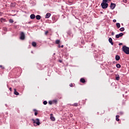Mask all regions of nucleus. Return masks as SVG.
I'll list each match as a JSON object with an SVG mask.
<instances>
[{"label": "nucleus", "instance_id": "nucleus-1", "mask_svg": "<svg viewBox=\"0 0 129 129\" xmlns=\"http://www.w3.org/2000/svg\"><path fill=\"white\" fill-rule=\"evenodd\" d=\"M31 120L33 121L34 126H37V125H40V124H41L39 118H36L35 120L34 119H32Z\"/></svg>", "mask_w": 129, "mask_h": 129}, {"label": "nucleus", "instance_id": "nucleus-2", "mask_svg": "<svg viewBox=\"0 0 129 129\" xmlns=\"http://www.w3.org/2000/svg\"><path fill=\"white\" fill-rule=\"evenodd\" d=\"M122 51L124 53L127 54H129V47H127L125 45L123 46Z\"/></svg>", "mask_w": 129, "mask_h": 129}, {"label": "nucleus", "instance_id": "nucleus-3", "mask_svg": "<svg viewBox=\"0 0 129 129\" xmlns=\"http://www.w3.org/2000/svg\"><path fill=\"white\" fill-rule=\"evenodd\" d=\"M101 6L102 9H107V8H108V4L107 3H102Z\"/></svg>", "mask_w": 129, "mask_h": 129}, {"label": "nucleus", "instance_id": "nucleus-4", "mask_svg": "<svg viewBox=\"0 0 129 129\" xmlns=\"http://www.w3.org/2000/svg\"><path fill=\"white\" fill-rule=\"evenodd\" d=\"M20 39V40H24L25 39V33L23 32H21Z\"/></svg>", "mask_w": 129, "mask_h": 129}, {"label": "nucleus", "instance_id": "nucleus-5", "mask_svg": "<svg viewBox=\"0 0 129 129\" xmlns=\"http://www.w3.org/2000/svg\"><path fill=\"white\" fill-rule=\"evenodd\" d=\"M115 4L114 3H111L110 5V9L111 10H114V8H115Z\"/></svg>", "mask_w": 129, "mask_h": 129}, {"label": "nucleus", "instance_id": "nucleus-6", "mask_svg": "<svg viewBox=\"0 0 129 129\" xmlns=\"http://www.w3.org/2000/svg\"><path fill=\"white\" fill-rule=\"evenodd\" d=\"M122 36H123V33H120L119 34L116 35V38L117 39H118V38H119L120 37H122Z\"/></svg>", "mask_w": 129, "mask_h": 129}, {"label": "nucleus", "instance_id": "nucleus-7", "mask_svg": "<svg viewBox=\"0 0 129 129\" xmlns=\"http://www.w3.org/2000/svg\"><path fill=\"white\" fill-rule=\"evenodd\" d=\"M49 17H51V14L49 13H48L45 15V19H49Z\"/></svg>", "mask_w": 129, "mask_h": 129}, {"label": "nucleus", "instance_id": "nucleus-8", "mask_svg": "<svg viewBox=\"0 0 129 129\" xmlns=\"http://www.w3.org/2000/svg\"><path fill=\"white\" fill-rule=\"evenodd\" d=\"M50 119L52 121H55V117H53V114H50Z\"/></svg>", "mask_w": 129, "mask_h": 129}, {"label": "nucleus", "instance_id": "nucleus-9", "mask_svg": "<svg viewBox=\"0 0 129 129\" xmlns=\"http://www.w3.org/2000/svg\"><path fill=\"white\" fill-rule=\"evenodd\" d=\"M108 40H109V43H110L111 45H113V42H112V38L110 37L109 38Z\"/></svg>", "mask_w": 129, "mask_h": 129}, {"label": "nucleus", "instance_id": "nucleus-10", "mask_svg": "<svg viewBox=\"0 0 129 129\" xmlns=\"http://www.w3.org/2000/svg\"><path fill=\"white\" fill-rule=\"evenodd\" d=\"M35 14H31L30 15V19H31L32 20H34V19H35Z\"/></svg>", "mask_w": 129, "mask_h": 129}, {"label": "nucleus", "instance_id": "nucleus-11", "mask_svg": "<svg viewBox=\"0 0 129 129\" xmlns=\"http://www.w3.org/2000/svg\"><path fill=\"white\" fill-rule=\"evenodd\" d=\"M14 94H15V95H19L20 94V93L17 91L16 89H14Z\"/></svg>", "mask_w": 129, "mask_h": 129}, {"label": "nucleus", "instance_id": "nucleus-12", "mask_svg": "<svg viewBox=\"0 0 129 129\" xmlns=\"http://www.w3.org/2000/svg\"><path fill=\"white\" fill-rule=\"evenodd\" d=\"M119 59H120V57L119 56V55H116L115 59L116 60V61H119Z\"/></svg>", "mask_w": 129, "mask_h": 129}, {"label": "nucleus", "instance_id": "nucleus-13", "mask_svg": "<svg viewBox=\"0 0 129 129\" xmlns=\"http://www.w3.org/2000/svg\"><path fill=\"white\" fill-rule=\"evenodd\" d=\"M80 82L82 83H85V79H84V78H81L80 79Z\"/></svg>", "mask_w": 129, "mask_h": 129}, {"label": "nucleus", "instance_id": "nucleus-14", "mask_svg": "<svg viewBox=\"0 0 129 129\" xmlns=\"http://www.w3.org/2000/svg\"><path fill=\"white\" fill-rule=\"evenodd\" d=\"M32 45L33 46V47H36L37 43L35 42H32Z\"/></svg>", "mask_w": 129, "mask_h": 129}, {"label": "nucleus", "instance_id": "nucleus-15", "mask_svg": "<svg viewBox=\"0 0 129 129\" xmlns=\"http://www.w3.org/2000/svg\"><path fill=\"white\" fill-rule=\"evenodd\" d=\"M36 20H41V16L40 15H37L36 16Z\"/></svg>", "mask_w": 129, "mask_h": 129}, {"label": "nucleus", "instance_id": "nucleus-16", "mask_svg": "<svg viewBox=\"0 0 129 129\" xmlns=\"http://www.w3.org/2000/svg\"><path fill=\"white\" fill-rule=\"evenodd\" d=\"M119 115H116V120L117 121H119Z\"/></svg>", "mask_w": 129, "mask_h": 129}, {"label": "nucleus", "instance_id": "nucleus-17", "mask_svg": "<svg viewBox=\"0 0 129 129\" xmlns=\"http://www.w3.org/2000/svg\"><path fill=\"white\" fill-rule=\"evenodd\" d=\"M71 105V106H76V107H77V106H78V103H74V104H72V105Z\"/></svg>", "mask_w": 129, "mask_h": 129}, {"label": "nucleus", "instance_id": "nucleus-18", "mask_svg": "<svg viewBox=\"0 0 129 129\" xmlns=\"http://www.w3.org/2000/svg\"><path fill=\"white\" fill-rule=\"evenodd\" d=\"M116 27L118 28V29H119L120 28V24L117 23L116 24Z\"/></svg>", "mask_w": 129, "mask_h": 129}, {"label": "nucleus", "instance_id": "nucleus-19", "mask_svg": "<svg viewBox=\"0 0 129 129\" xmlns=\"http://www.w3.org/2000/svg\"><path fill=\"white\" fill-rule=\"evenodd\" d=\"M116 80H117L118 81V80H119L120 78H119V75H116V77H115Z\"/></svg>", "mask_w": 129, "mask_h": 129}, {"label": "nucleus", "instance_id": "nucleus-20", "mask_svg": "<svg viewBox=\"0 0 129 129\" xmlns=\"http://www.w3.org/2000/svg\"><path fill=\"white\" fill-rule=\"evenodd\" d=\"M1 23H3V22H6V19H4V18H2L1 19Z\"/></svg>", "mask_w": 129, "mask_h": 129}, {"label": "nucleus", "instance_id": "nucleus-21", "mask_svg": "<svg viewBox=\"0 0 129 129\" xmlns=\"http://www.w3.org/2000/svg\"><path fill=\"white\" fill-rule=\"evenodd\" d=\"M55 44H57V45H59V44H60V40H56L55 41Z\"/></svg>", "mask_w": 129, "mask_h": 129}, {"label": "nucleus", "instance_id": "nucleus-22", "mask_svg": "<svg viewBox=\"0 0 129 129\" xmlns=\"http://www.w3.org/2000/svg\"><path fill=\"white\" fill-rule=\"evenodd\" d=\"M116 67H117V68H120L121 67L120 64H119V63H117Z\"/></svg>", "mask_w": 129, "mask_h": 129}, {"label": "nucleus", "instance_id": "nucleus-23", "mask_svg": "<svg viewBox=\"0 0 129 129\" xmlns=\"http://www.w3.org/2000/svg\"><path fill=\"white\" fill-rule=\"evenodd\" d=\"M119 31H120V32H123V31H124V28L121 27L119 29Z\"/></svg>", "mask_w": 129, "mask_h": 129}, {"label": "nucleus", "instance_id": "nucleus-24", "mask_svg": "<svg viewBox=\"0 0 129 129\" xmlns=\"http://www.w3.org/2000/svg\"><path fill=\"white\" fill-rule=\"evenodd\" d=\"M33 111H35V112L34 113L35 115H38V112H37V110L33 109Z\"/></svg>", "mask_w": 129, "mask_h": 129}, {"label": "nucleus", "instance_id": "nucleus-25", "mask_svg": "<svg viewBox=\"0 0 129 129\" xmlns=\"http://www.w3.org/2000/svg\"><path fill=\"white\" fill-rule=\"evenodd\" d=\"M9 22L11 23H14V20L13 19H10Z\"/></svg>", "mask_w": 129, "mask_h": 129}, {"label": "nucleus", "instance_id": "nucleus-26", "mask_svg": "<svg viewBox=\"0 0 129 129\" xmlns=\"http://www.w3.org/2000/svg\"><path fill=\"white\" fill-rule=\"evenodd\" d=\"M47 103H48V102H47V101H43V104H44V105H46V104H47Z\"/></svg>", "mask_w": 129, "mask_h": 129}, {"label": "nucleus", "instance_id": "nucleus-27", "mask_svg": "<svg viewBox=\"0 0 129 129\" xmlns=\"http://www.w3.org/2000/svg\"><path fill=\"white\" fill-rule=\"evenodd\" d=\"M15 4H14V3H12V4H11V7H15Z\"/></svg>", "mask_w": 129, "mask_h": 129}, {"label": "nucleus", "instance_id": "nucleus-28", "mask_svg": "<svg viewBox=\"0 0 129 129\" xmlns=\"http://www.w3.org/2000/svg\"><path fill=\"white\" fill-rule=\"evenodd\" d=\"M107 1H108V0H103V2L102 3L106 4V2H107Z\"/></svg>", "mask_w": 129, "mask_h": 129}, {"label": "nucleus", "instance_id": "nucleus-29", "mask_svg": "<svg viewBox=\"0 0 129 129\" xmlns=\"http://www.w3.org/2000/svg\"><path fill=\"white\" fill-rule=\"evenodd\" d=\"M123 3L126 4V3H127V0H123Z\"/></svg>", "mask_w": 129, "mask_h": 129}, {"label": "nucleus", "instance_id": "nucleus-30", "mask_svg": "<svg viewBox=\"0 0 129 129\" xmlns=\"http://www.w3.org/2000/svg\"><path fill=\"white\" fill-rule=\"evenodd\" d=\"M0 68H2V69H4L5 67H3V66L0 65Z\"/></svg>", "mask_w": 129, "mask_h": 129}, {"label": "nucleus", "instance_id": "nucleus-31", "mask_svg": "<svg viewBox=\"0 0 129 129\" xmlns=\"http://www.w3.org/2000/svg\"><path fill=\"white\" fill-rule=\"evenodd\" d=\"M70 86L71 87H73V84H72V83L70 84Z\"/></svg>", "mask_w": 129, "mask_h": 129}, {"label": "nucleus", "instance_id": "nucleus-32", "mask_svg": "<svg viewBox=\"0 0 129 129\" xmlns=\"http://www.w3.org/2000/svg\"><path fill=\"white\" fill-rule=\"evenodd\" d=\"M48 33H49V32H48V31H46L45 32V35H48Z\"/></svg>", "mask_w": 129, "mask_h": 129}, {"label": "nucleus", "instance_id": "nucleus-33", "mask_svg": "<svg viewBox=\"0 0 129 129\" xmlns=\"http://www.w3.org/2000/svg\"><path fill=\"white\" fill-rule=\"evenodd\" d=\"M48 103H49V104H52V101H49V102H48Z\"/></svg>", "mask_w": 129, "mask_h": 129}, {"label": "nucleus", "instance_id": "nucleus-34", "mask_svg": "<svg viewBox=\"0 0 129 129\" xmlns=\"http://www.w3.org/2000/svg\"><path fill=\"white\" fill-rule=\"evenodd\" d=\"M111 35H112V36L114 35V32H112L111 33Z\"/></svg>", "mask_w": 129, "mask_h": 129}, {"label": "nucleus", "instance_id": "nucleus-35", "mask_svg": "<svg viewBox=\"0 0 129 129\" xmlns=\"http://www.w3.org/2000/svg\"><path fill=\"white\" fill-rule=\"evenodd\" d=\"M113 22L114 23H115V22H116V20H113Z\"/></svg>", "mask_w": 129, "mask_h": 129}, {"label": "nucleus", "instance_id": "nucleus-36", "mask_svg": "<svg viewBox=\"0 0 129 129\" xmlns=\"http://www.w3.org/2000/svg\"><path fill=\"white\" fill-rule=\"evenodd\" d=\"M121 45H122V43H119V46H121Z\"/></svg>", "mask_w": 129, "mask_h": 129}, {"label": "nucleus", "instance_id": "nucleus-37", "mask_svg": "<svg viewBox=\"0 0 129 129\" xmlns=\"http://www.w3.org/2000/svg\"><path fill=\"white\" fill-rule=\"evenodd\" d=\"M60 48H64V45H62L61 46H60Z\"/></svg>", "mask_w": 129, "mask_h": 129}, {"label": "nucleus", "instance_id": "nucleus-38", "mask_svg": "<svg viewBox=\"0 0 129 129\" xmlns=\"http://www.w3.org/2000/svg\"><path fill=\"white\" fill-rule=\"evenodd\" d=\"M119 114H123V113H122V112H120Z\"/></svg>", "mask_w": 129, "mask_h": 129}, {"label": "nucleus", "instance_id": "nucleus-39", "mask_svg": "<svg viewBox=\"0 0 129 129\" xmlns=\"http://www.w3.org/2000/svg\"><path fill=\"white\" fill-rule=\"evenodd\" d=\"M58 61H59L60 63H62V60H58Z\"/></svg>", "mask_w": 129, "mask_h": 129}, {"label": "nucleus", "instance_id": "nucleus-40", "mask_svg": "<svg viewBox=\"0 0 129 129\" xmlns=\"http://www.w3.org/2000/svg\"><path fill=\"white\" fill-rule=\"evenodd\" d=\"M58 48H61V46L60 45V44L58 45Z\"/></svg>", "mask_w": 129, "mask_h": 129}, {"label": "nucleus", "instance_id": "nucleus-41", "mask_svg": "<svg viewBox=\"0 0 129 129\" xmlns=\"http://www.w3.org/2000/svg\"><path fill=\"white\" fill-rule=\"evenodd\" d=\"M9 90H10V91H12V88H10Z\"/></svg>", "mask_w": 129, "mask_h": 129}]
</instances>
